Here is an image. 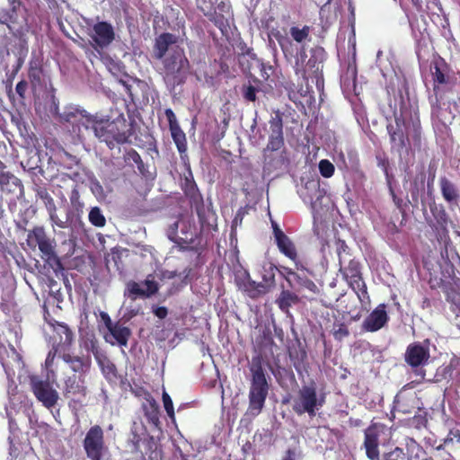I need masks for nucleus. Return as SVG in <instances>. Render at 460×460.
Instances as JSON below:
<instances>
[{"instance_id": "nucleus-1", "label": "nucleus", "mask_w": 460, "mask_h": 460, "mask_svg": "<svg viewBox=\"0 0 460 460\" xmlns=\"http://www.w3.org/2000/svg\"><path fill=\"white\" fill-rule=\"evenodd\" d=\"M84 119L83 125L85 129L91 130L95 137L105 142L110 147L113 146L114 142L123 143L127 138L126 119L122 115L113 120L99 119L92 115H86Z\"/></svg>"}, {"instance_id": "nucleus-2", "label": "nucleus", "mask_w": 460, "mask_h": 460, "mask_svg": "<svg viewBox=\"0 0 460 460\" xmlns=\"http://www.w3.org/2000/svg\"><path fill=\"white\" fill-rule=\"evenodd\" d=\"M164 79L167 85L174 87L181 84L189 69V61L182 49L176 47L163 58Z\"/></svg>"}, {"instance_id": "nucleus-3", "label": "nucleus", "mask_w": 460, "mask_h": 460, "mask_svg": "<svg viewBox=\"0 0 460 460\" xmlns=\"http://www.w3.org/2000/svg\"><path fill=\"white\" fill-rule=\"evenodd\" d=\"M324 402V396L317 393L314 385H303L292 399V409L298 415L307 413L314 417Z\"/></svg>"}, {"instance_id": "nucleus-4", "label": "nucleus", "mask_w": 460, "mask_h": 460, "mask_svg": "<svg viewBox=\"0 0 460 460\" xmlns=\"http://www.w3.org/2000/svg\"><path fill=\"white\" fill-rule=\"evenodd\" d=\"M252 379L249 393L248 413L257 416L262 410L268 395V383L261 366L252 367Z\"/></svg>"}, {"instance_id": "nucleus-5", "label": "nucleus", "mask_w": 460, "mask_h": 460, "mask_svg": "<svg viewBox=\"0 0 460 460\" xmlns=\"http://www.w3.org/2000/svg\"><path fill=\"white\" fill-rule=\"evenodd\" d=\"M27 243L31 247L38 246L41 258L48 262L58 260L54 238L48 236L43 226H35L27 234Z\"/></svg>"}, {"instance_id": "nucleus-6", "label": "nucleus", "mask_w": 460, "mask_h": 460, "mask_svg": "<svg viewBox=\"0 0 460 460\" xmlns=\"http://www.w3.org/2000/svg\"><path fill=\"white\" fill-rule=\"evenodd\" d=\"M348 265H345L346 262L341 266L340 270L342 272L343 277L350 286V288L355 291L358 296V298L361 303H367L369 300V296L367 291V286L362 279L359 264L358 261L354 260H347Z\"/></svg>"}, {"instance_id": "nucleus-7", "label": "nucleus", "mask_w": 460, "mask_h": 460, "mask_svg": "<svg viewBox=\"0 0 460 460\" xmlns=\"http://www.w3.org/2000/svg\"><path fill=\"white\" fill-rule=\"evenodd\" d=\"M100 316L107 329L104 333L105 341L111 345L126 347L131 335L130 330L119 323H113L105 312H101Z\"/></svg>"}, {"instance_id": "nucleus-8", "label": "nucleus", "mask_w": 460, "mask_h": 460, "mask_svg": "<svg viewBox=\"0 0 460 460\" xmlns=\"http://www.w3.org/2000/svg\"><path fill=\"white\" fill-rule=\"evenodd\" d=\"M203 13L219 28L225 26L226 15L230 13L228 0H198Z\"/></svg>"}, {"instance_id": "nucleus-9", "label": "nucleus", "mask_w": 460, "mask_h": 460, "mask_svg": "<svg viewBox=\"0 0 460 460\" xmlns=\"http://www.w3.org/2000/svg\"><path fill=\"white\" fill-rule=\"evenodd\" d=\"M30 380L35 397L48 409L55 406L59 395L57 390L50 385V380L42 381L35 376H31Z\"/></svg>"}, {"instance_id": "nucleus-10", "label": "nucleus", "mask_w": 460, "mask_h": 460, "mask_svg": "<svg viewBox=\"0 0 460 460\" xmlns=\"http://www.w3.org/2000/svg\"><path fill=\"white\" fill-rule=\"evenodd\" d=\"M84 448L91 460H99L104 449L103 431L101 427H92L84 440Z\"/></svg>"}, {"instance_id": "nucleus-11", "label": "nucleus", "mask_w": 460, "mask_h": 460, "mask_svg": "<svg viewBox=\"0 0 460 460\" xmlns=\"http://www.w3.org/2000/svg\"><path fill=\"white\" fill-rule=\"evenodd\" d=\"M384 432L385 427L376 424L370 426L365 430L364 447L368 459L380 460L378 446L380 437Z\"/></svg>"}, {"instance_id": "nucleus-12", "label": "nucleus", "mask_w": 460, "mask_h": 460, "mask_svg": "<svg viewBox=\"0 0 460 460\" xmlns=\"http://www.w3.org/2000/svg\"><path fill=\"white\" fill-rule=\"evenodd\" d=\"M89 36L93 41L95 48H106L115 39V32L111 23L107 22H98L93 25Z\"/></svg>"}, {"instance_id": "nucleus-13", "label": "nucleus", "mask_w": 460, "mask_h": 460, "mask_svg": "<svg viewBox=\"0 0 460 460\" xmlns=\"http://www.w3.org/2000/svg\"><path fill=\"white\" fill-rule=\"evenodd\" d=\"M304 63V53H301L300 57L296 58L295 67H296V73L297 75H301V76L308 80L309 77H314L316 79V85L317 87H320V70H321V62L317 61L314 57H311L305 66L303 65Z\"/></svg>"}, {"instance_id": "nucleus-14", "label": "nucleus", "mask_w": 460, "mask_h": 460, "mask_svg": "<svg viewBox=\"0 0 460 460\" xmlns=\"http://www.w3.org/2000/svg\"><path fill=\"white\" fill-rule=\"evenodd\" d=\"M165 116L169 122V128L172 137L180 153H184L187 150V140L185 133L180 128L174 112L171 109L165 110Z\"/></svg>"}, {"instance_id": "nucleus-15", "label": "nucleus", "mask_w": 460, "mask_h": 460, "mask_svg": "<svg viewBox=\"0 0 460 460\" xmlns=\"http://www.w3.org/2000/svg\"><path fill=\"white\" fill-rule=\"evenodd\" d=\"M388 316L385 305L380 304L363 322V329L367 332H376L387 322Z\"/></svg>"}, {"instance_id": "nucleus-16", "label": "nucleus", "mask_w": 460, "mask_h": 460, "mask_svg": "<svg viewBox=\"0 0 460 460\" xmlns=\"http://www.w3.org/2000/svg\"><path fill=\"white\" fill-rule=\"evenodd\" d=\"M178 38L171 33H163L158 36L155 40V48H154V56L157 59H163L165 58V54L170 50V53L172 52V49L177 46Z\"/></svg>"}, {"instance_id": "nucleus-17", "label": "nucleus", "mask_w": 460, "mask_h": 460, "mask_svg": "<svg viewBox=\"0 0 460 460\" xmlns=\"http://www.w3.org/2000/svg\"><path fill=\"white\" fill-rule=\"evenodd\" d=\"M282 119L279 114L272 117L270 120V135L267 148L271 151H277L283 146Z\"/></svg>"}, {"instance_id": "nucleus-18", "label": "nucleus", "mask_w": 460, "mask_h": 460, "mask_svg": "<svg viewBox=\"0 0 460 460\" xmlns=\"http://www.w3.org/2000/svg\"><path fill=\"white\" fill-rule=\"evenodd\" d=\"M275 240L279 251L295 262L296 269L302 268V265L296 261L297 254L294 243L280 229H276Z\"/></svg>"}, {"instance_id": "nucleus-19", "label": "nucleus", "mask_w": 460, "mask_h": 460, "mask_svg": "<svg viewBox=\"0 0 460 460\" xmlns=\"http://www.w3.org/2000/svg\"><path fill=\"white\" fill-rule=\"evenodd\" d=\"M430 73L433 80L434 92L438 95L440 87L448 83V69L443 60H438L431 66Z\"/></svg>"}, {"instance_id": "nucleus-20", "label": "nucleus", "mask_w": 460, "mask_h": 460, "mask_svg": "<svg viewBox=\"0 0 460 460\" xmlns=\"http://www.w3.org/2000/svg\"><path fill=\"white\" fill-rule=\"evenodd\" d=\"M64 394L66 397H84L86 394V386L82 376H72L65 382Z\"/></svg>"}, {"instance_id": "nucleus-21", "label": "nucleus", "mask_w": 460, "mask_h": 460, "mask_svg": "<svg viewBox=\"0 0 460 460\" xmlns=\"http://www.w3.org/2000/svg\"><path fill=\"white\" fill-rule=\"evenodd\" d=\"M429 350L420 345H411L406 351V361L412 367H418L427 361Z\"/></svg>"}, {"instance_id": "nucleus-22", "label": "nucleus", "mask_w": 460, "mask_h": 460, "mask_svg": "<svg viewBox=\"0 0 460 460\" xmlns=\"http://www.w3.org/2000/svg\"><path fill=\"white\" fill-rule=\"evenodd\" d=\"M142 408L145 416L148 421L155 427L159 425V406L156 401L150 395L145 396V401L142 402Z\"/></svg>"}, {"instance_id": "nucleus-23", "label": "nucleus", "mask_w": 460, "mask_h": 460, "mask_svg": "<svg viewBox=\"0 0 460 460\" xmlns=\"http://www.w3.org/2000/svg\"><path fill=\"white\" fill-rule=\"evenodd\" d=\"M239 288L252 298H256L268 292L267 285L257 283L254 280H252L249 277L239 284Z\"/></svg>"}, {"instance_id": "nucleus-24", "label": "nucleus", "mask_w": 460, "mask_h": 460, "mask_svg": "<svg viewBox=\"0 0 460 460\" xmlns=\"http://www.w3.org/2000/svg\"><path fill=\"white\" fill-rule=\"evenodd\" d=\"M62 358L74 372H85L90 367V359L86 358L63 354Z\"/></svg>"}, {"instance_id": "nucleus-25", "label": "nucleus", "mask_w": 460, "mask_h": 460, "mask_svg": "<svg viewBox=\"0 0 460 460\" xmlns=\"http://www.w3.org/2000/svg\"><path fill=\"white\" fill-rule=\"evenodd\" d=\"M288 284L292 288L297 290L305 288L314 293L317 289L316 285L311 279L296 272L291 278L289 277Z\"/></svg>"}, {"instance_id": "nucleus-26", "label": "nucleus", "mask_w": 460, "mask_h": 460, "mask_svg": "<svg viewBox=\"0 0 460 460\" xmlns=\"http://www.w3.org/2000/svg\"><path fill=\"white\" fill-rule=\"evenodd\" d=\"M297 302L298 296L288 290H283L277 299V304L283 312H288V308Z\"/></svg>"}, {"instance_id": "nucleus-27", "label": "nucleus", "mask_w": 460, "mask_h": 460, "mask_svg": "<svg viewBox=\"0 0 460 460\" xmlns=\"http://www.w3.org/2000/svg\"><path fill=\"white\" fill-rule=\"evenodd\" d=\"M440 188L444 199L448 202L456 201L458 194L455 185L446 178L440 180Z\"/></svg>"}, {"instance_id": "nucleus-28", "label": "nucleus", "mask_w": 460, "mask_h": 460, "mask_svg": "<svg viewBox=\"0 0 460 460\" xmlns=\"http://www.w3.org/2000/svg\"><path fill=\"white\" fill-rule=\"evenodd\" d=\"M56 332L60 336L59 344L57 346L58 349L60 346L67 347L72 343L73 333L66 324H58Z\"/></svg>"}, {"instance_id": "nucleus-29", "label": "nucleus", "mask_w": 460, "mask_h": 460, "mask_svg": "<svg viewBox=\"0 0 460 460\" xmlns=\"http://www.w3.org/2000/svg\"><path fill=\"white\" fill-rule=\"evenodd\" d=\"M124 295L131 299H136L138 296H146L142 285L134 281L128 283Z\"/></svg>"}, {"instance_id": "nucleus-30", "label": "nucleus", "mask_w": 460, "mask_h": 460, "mask_svg": "<svg viewBox=\"0 0 460 460\" xmlns=\"http://www.w3.org/2000/svg\"><path fill=\"white\" fill-rule=\"evenodd\" d=\"M277 270L278 268L274 266L272 263H269L268 265L264 266V273L262 274L263 282H261V284L268 286V292L270 291V288L273 287L274 285L275 271Z\"/></svg>"}, {"instance_id": "nucleus-31", "label": "nucleus", "mask_w": 460, "mask_h": 460, "mask_svg": "<svg viewBox=\"0 0 460 460\" xmlns=\"http://www.w3.org/2000/svg\"><path fill=\"white\" fill-rule=\"evenodd\" d=\"M58 347H53L52 350L49 352L47 358L45 360V367L48 370L47 378L49 380H51L52 382H54L56 379V375L54 370L52 369V367L56 354L58 352Z\"/></svg>"}, {"instance_id": "nucleus-32", "label": "nucleus", "mask_w": 460, "mask_h": 460, "mask_svg": "<svg viewBox=\"0 0 460 460\" xmlns=\"http://www.w3.org/2000/svg\"><path fill=\"white\" fill-rule=\"evenodd\" d=\"M88 218L91 224L97 227H102L106 224V219L98 207H94L90 210Z\"/></svg>"}, {"instance_id": "nucleus-33", "label": "nucleus", "mask_w": 460, "mask_h": 460, "mask_svg": "<svg viewBox=\"0 0 460 460\" xmlns=\"http://www.w3.org/2000/svg\"><path fill=\"white\" fill-rule=\"evenodd\" d=\"M275 37L284 53V55L286 57L293 56L294 49H293L292 41L288 38L280 35L279 32L275 34Z\"/></svg>"}, {"instance_id": "nucleus-34", "label": "nucleus", "mask_w": 460, "mask_h": 460, "mask_svg": "<svg viewBox=\"0 0 460 460\" xmlns=\"http://www.w3.org/2000/svg\"><path fill=\"white\" fill-rule=\"evenodd\" d=\"M290 35L292 39L297 43H303L308 39L309 36V28L305 26L302 29L297 27H292L290 29Z\"/></svg>"}, {"instance_id": "nucleus-35", "label": "nucleus", "mask_w": 460, "mask_h": 460, "mask_svg": "<svg viewBox=\"0 0 460 460\" xmlns=\"http://www.w3.org/2000/svg\"><path fill=\"white\" fill-rule=\"evenodd\" d=\"M141 285L145 289L146 297L155 294L158 290V284L152 275L147 276V278L141 283Z\"/></svg>"}, {"instance_id": "nucleus-36", "label": "nucleus", "mask_w": 460, "mask_h": 460, "mask_svg": "<svg viewBox=\"0 0 460 460\" xmlns=\"http://www.w3.org/2000/svg\"><path fill=\"white\" fill-rule=\"evenodd\" d=\"M406 446L409 453V460H414L420 456V454L423 453L420 446L411 438L407 440Z\"/></svg>"}, {"instance_id": "nucleus-37", "label": "nucleus", "mask_w": 460, "mask_h": 460, "mask_svg": "<svg viewBox=\"0 0 460 460\" xmlns=\"http://www.w3.org/2000/svg\"><path fill=\"white\" fill-rule=\"evenodd\" d=\"M334 165L326 159H323L319 162V171L323 177L330 178L334 173Z\"/></svg>"}, {"instance_id": "nucleus-38", "label": "nucleus", "mask_w": 460, "mask_h": 460, "mask_svg": "<svg viewBox=\"0 0 460 460\" xmlns=\"http://www.w3.org/2000/svg\"><path fill=\"white\" fill-rule=\"evenodd\" d=\"M162 399H163L164 407L166 411L167 415L172 421H174L175 415H174L173 403H172L171 396L165 392V390H164V392H163Z\"/></svg>"}, {"instance_id": "nucleus-39", "label": "nucleus", "mask_w": 460, "mask_h": 460, "mask_svg": "<svg viewBox=\"0 0 460 460\" xmlns=\"http://www.w3.org/2000/svg\"><path fill=\"white\" fill-rule=\"evenodd\" d=\"M383 459L384 460H404L405 454L402 448L395 447L392 451L384 454Z\"/></svg>"}, {"instance_id": "nucleus-40", "label": "nucleus", "mask_w": 460, "mask_h": 460, "mask_svg": "<svg viewBox=\"0 0 460 460\" xmlns=\"http://www.w3.org/2000/svg\"><path fill=\"white\" fill-rule=\"evenodd\" d=\"M347 245L343 241H339L337 243V253L339 256V263L340 265L347 262V256L349 255L347 252Z\"/></svg>"}, {"instance_id": "nucleus-41", "label": "nucleus", "mask_w": 460, "mask_h": 460, "mask_svg": "<svg viewBox=\"0 0 460 460\" xmlns=\"http://www.w3.org/2000/svg\"><path fill=\"white\" fill-rule=\"evenodd\" d=\"M6 183H11L13 186L20 187L21 183L18 178L10 174H1L0 175V184L4 185Z\"/></svg>"}, {"instance_id": "nucleus-42", "label": "nucleus", "mask_w": 460, "mask_h": 460, "mask_svg": "<svg viewBox=\"0 0 460 460\" xmlns=\"http://www.w3.org/2000/svg\"><path fill=\"white\" fill-rule=\"evenodd\" d=\"M100 366L102 367V369L103 373L107 376H115V367L112 363H111L109 360L105 361H99Z\"/></svg>"}, {"instance_id": "nucleus-43", "label": "nucleus", "mask_w": 460, "mask_h": 460, "mask_svg": "<svg viewBox=\"0 0 460 460\" xmlns=\"http://www.w3.org/2000/svg\"><path fill=\"white\" fill-rule=\"evenodd\" d=\"M256 88L252 85L244 87L243 91V97L250 102H254L256 100Z\"/></svg>"}, {"instance_id": "nucleus-44", "label": "nucleus", "mask_w": 460, "mask_h": 460, "mask_svg": "<svg viewBox=\"0 0 460 460\" xmlns=\"http://www.w3.org/2000/svg\"><path fill=\"white\" fill-rule=\"evenodd\" d=\"M333 334L336 339L341 340L349 335V331L344 325H339L338 328L334 330Z\"/></svg>"}, {"instance_id": "nucleus-45", "label": "nucleus", "mask_w": 460, "mask_h": 460, "mask_svg": "<svg viewBox=\"0 0 460 460\" xmlns=\"http://www.w3.org/2000/svg\"><path fill=\"white\" fill-rule=\"evenodd\" d=\"M277 270H279V274L287 280L288 283L289 277L291 278V276H294L296 273L291 269L287 268V267H281L280 269H278Z\"/></svg>"}, {"instance_id": "nucleus-46", "label": "nucleus", "mask_w": 460, "mask_h": 460, "mask_svg": "<svg viewBox=\"0 0 460 460\" xmlns=\"http://www.w3.org/2000/svg\"><path fill=\"white\" fill-rule=\"evenodd\" d=\"M49 219L53 226H57L60 228H64L66 226L65 222L58 217L57 213L49 215Z\"/></svg>"}, {"instance_id": "nucleus-47", "label": "nucleus", "mask_w": 460, "mask_h": 460, "mask_svg": "<svg viewBox=\"0 0 460 460\" xmlns=\"http://www.w3.org/2000/svg\"><path fill=\"white\" fill-rule=\"evenodd\" d=\"M27 84L25 82H20L16 84L15 90L16 93L22 97L26 92Z\"/></svg>"}, {"instance_id": "nucleus-48", "label": "nucleus", "mask_w": 460, "mask_h": 460, "mask_svg": "<svg viewBox=\"0 0 460 460\" xmlns=\"http://www.w3.org/2000/svg\"><path fill=\"white\" fill-rule=\"evenodd\" d=\"M46 207L49 215L56 213L57 208L52 198H48Z\"/></svg>"}, {"instance_id": "nucleus-49", "label": "nucleus", "mask_w": 460, "mask_h": 460, "mask_svg": "<svg viewBox=\"0 0 460 460\" xmlns=\"http://www.w3.org/2000/svg\"><path fill=\"white\" fill-rule=\"evenodd\" d=\"M154 313L158 318L164 319L167 315V309L164 306L157 307L155 309Z\"/></svg>"}, {"instance_id": "nucleus-50", "label": "nucleus", "mask_w": 460, "mask_h": 460, "mask_svg": "<svg viewBox=\"0 0 460 460\" xmlns=\"http://www.w3.org/2000/svg\"><path fill=\"white\" fill-rule=\"evenodd\" d=\"M91 190L96 195L102 193V186L97 181L92 182Z\"/></svg>"}, {"instance_id": "nucleus-51", "label": "nucleus", "mask_w": 460, "mask_h": 460, "mask_svg": "<svg viewBox=\"0 0 460 460\" xmlns=\"http://www.w3.org/2000/svg\"><path fill=\"white\" fill-rule=\"evenodd\" d=\"M162 276L164 279H172L176 276V272L166 270V271L163 272Z\"/></svg>"}, {"instance_id": "nucleus-52", "label": "nucleus", "mask_w": 460, "mask_h": 460, "mask_svg": "<svg viewBox=\"0 0 460 460\" xmlns=\"http://www.w3.org/2000/svg\"><path fill=\"white\" fill-rule=\"evenodd\" d=\"M305 186H306V188H318L319 183L314 182V181H310V182H307Z\"/></svg>"}, {"instance_id": "nucleus-53", "label": "nucleus", "mask_w": 460, "mask_h": 460, "mask_svg": "<svg viewBox=\"0 0 460 460\" xmlns=\"http://www.w3.org/2000/svg\"><path fill=\"white\" fill-rule=\"evenodd\" d=\"M453 310L456 314V316L460 317V304L456 305V307Z\"/></svg>"}, {"instance_id": "nucleus-54", "label": "nucleus", "mask_w": 460, "mask_h": 460, "mask_svg": "<svg viewBox=\"0 0 460 460\" xmlns=\"http://www.w3.org/2000/svg\"><path fill=\"white\" fill-rule=\"evenodd\" d=\"M7 21H8L7 15L4 14L3 16L0 17L1 23H7Z\"/></svg>"}, {"instance_id": "nucleus-55", "label": "nucleus", "mask_w": 460, "mask_h": 460, "mask_svg": "<svg viewBox=\"0 0 460 460\" xmlns=\"http://www.w3.org/2000/svg\"><path fill=\"white\" fill-rule=\"evenodd\" d=\"M283 460H294V457L291 456L290 453H288V455Z\"/></svg>"}, {"instance_id": "nucleus-56", "label": "nucleus", "mask_w": 460, "mask_h": 460, "mask_svg": "<svg viewBox=\"0 0 460 460\" xmlns=\"http://www.w3.org/2000/svg\"><path fill=\"white\" fill-rule=\"evenodd\" d=\"M181 223V222H180V221H176L175 223H173L172 226L175 228H178Z\"/></svg>"}, {"instance_id": "nucleus-57", "label": "nucleus", "mask_w": 460, "mask_h": 460, "mask_svg": "<svg viewBox=\"0 0 460 460\" xmlns=\"http://www.w3.org/2000/svg\"><path fill=\"white\" fill-rule=\"evenodd\" d=\"M395 137H396V133H395V132L391 133V139H392L393 141H395Z\"/></svg>"}, {"instance_id": "nucleus-58", "label": "nucleus", "mask_w": 460, "mask_h": 460, "mask_svg": "<svg viewBox=\"0 0 460 460\" xmlns=\"http://www.w3.org/2000/svg\"><path fill=\"white\" fill-rule=\"evenodd\" d=\"M411 2L413 3L414 5L420 4V0H411Z\"/></svg>"}, {"instance_id": "nucleus-59", "label": "nucleus", "mask_w": 460, "mask_h": 460, "mask_svg": "<svg viewBox=\"0 0 460 460\" xmlns=\"http://www.w3.org/2000/svg\"><path fill=\"white\" fill-rule=\"evenodd\" d=\"M273 232L275 233L276 229H279L276 224H273Z\"/></svg>"}, {"instance_id": "nucleus-60", "label": "nucleus", "mask_w": 460, "mask_h": 460, "mask_svg": "<svg viewBox=\"0 0 460 460\" xmlns=\"http://www.w3.org/2000/svg\"><path fill=\"white\" fill-rule=\"evenodd\" d=\"M423 460H433L432 458H425Z\"/></svg>"}, {"instance_id": "nucleus-61", "label": "nucleus", "mask_w": 460, "mask_h": 460, "mask_svg": "<svg viewBox=\"0 0 460 460\" xmlns=\"http://www.w3.org/2000/svg\"><path fill=\"white\" fill-rule=\"evenodd\" d=\"M99 460H101V458H99Z\"/></svg>"}]
</instances>
